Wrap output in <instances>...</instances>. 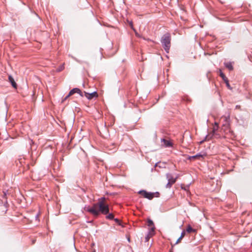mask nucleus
<instances>
[{
    "instance_id": "nucleus-1",
    "label": "nucleus",
    "mask_w": 252,
    "mask_h": 252,
    "mask_svg": "<svg viewBox=\"0 0 252 252\" xmlns=\"http://www.w3.org/2000/svg\"><path fill=\"white\" fill-rule=\"evenodd\" d=\"M106 198L104 197L98 199V202L94 203L92 207H86L85 210L92 214L94 217H98L100 214L107 215L109 213V205L105 202Z\"/></svg>"
},
{
    "instance_id": "nucleus-2",
    "label": "nucleus",
    "mask_w": 252,
    "mask_h": 252,
    "mask_svg": "<svg viewBox=\"0 0 252 252\" xmlns=\"http://www.w3.org/2000/svg\"><path fill=\"white\" fill-rule=\"evenodd\" d=\"M220 132L221 133V137L224 138L233 139L235 137L233 131L230 128V125L228 124H222Z\"/></svg>"
},
{
    "instance_id": "nucleus-3",
    "label": "nucleus",
    "mask_w": 252,
    "mask_h": 252,
    "mask_svg": "<svg viewBox=\"0 0 252 252\" xmlns=\"http://www.w3.org/2000/svg\"><path fill=\"white\" fill-rule=\"evenodd\" d=\"M161 43L166 52L168 53L171 45V37L169 33H165L162 36Z\"/></svg>"
},
{
    "instance_id": "nucleus-4",
    "label": "nucleus",
    "mask_w": 252,
    "mask_h": 252,
    "mask_svg": "<svg viewBox=\"0 0 252 252\" xmlns=\"http://www.w3.org/2000/svg\"><path fill=\"white\" fill-rule=\"evenodd\" d=\"M219 128V123L217 122H215L214 123V125L213 127V129L212 132L210 133V135H211V137L216 136L218 138H220L221 137V133L220 132L218 131Z\"/></svg>"
},
{
    "instance_id": "nucleus-5",
    "label": "nucleus",
    "mask_w": 252,
    "mask_h": 252,
    "mask_svg": "<svg viewBox=\"0 0 252 252\" xmlns=\"http://www.w3.org/2000/svg\"><path fill=\"white\" fill-rule=\"evenodd\" d=\"M139 193L142 195L145 198L149 199H152L154 197L155 193L148 192L145 190H140Z\"/></svg>"
},
{
    "instance_id": "nucleus-6",
    "label": "nucleus",
    "mask_w": 252,
    "mask_h": 252,
    "mask_svg": "<svg viewBox=\"0 0 252 252\" xmlns=\"http://www.w3.org/2000/svg\"><path fill=\"white\" fill-rule=\"evenodd\" d=\"M84 95L88 99L91 100L94 98H97L98 97V94L96 91L92 93L84 92Z\"/></svg>"
},
{
    "instance_id": "nucleus-7",
    "label": "nucleus",
    "mask_w": 252,
    "mask_h": 252,
    "mask_svg": "<svg viewBox=\"0 0 252 252\" xmlns=\"http://www.w3.org/2000/svg\"><path fill=\"white\" fill-rule=\"evenodd\" d=\"M147 225L149 227V231L155 232L156 228L154 222L150 219H148L147 220Z\"/></svg>"
},
{
    "instance_id": "nucleus-8",
    "label": "nucleus",
    "mask_w": 252,
    "mask_h": 252,
    "mask_svg": "<svg viewBox=\"0 0 252 252\" xmlns=\"http://www.w3.org/2000/svg\"><path fill=\"white\" fill-rule=\"evenodd\" d=\"M166 178L168 181L170 182L171 183H175L177 179V177H174L170 173H167L166 174Z\"/></svg>"
},
{
    "instance_id": "nucleus-9",
    "label": "nucleus",
    "mask_w": 252,
    "mask_h": 252,
    "mask_svg": "<svg viewBox=\"0 0 252 252\" xmlns=\"http://www.w3.org/2000/svg\"><path fill=\"white\" fill-rule=\"evenodd\" d=\"M77 93L80 94V96H83L84 94L81 91V90L77 88L72 89L69 93V95H72L73 94Z\"/></svg>"
},
{
    "instance_id": "nucleus-10",
    "label": "nucleus",
    "mask_w": 252,
    "mask_h": 252,
    "mask_svg": "<svg viewBox=\"0 0 252 252\" xmlns=\"http://www.w3.org/2000/svg\"><path fill=\"white\" fill-rule=\"evenodd\" d=\"M221 118L223 120L222 124H228L230 125V115L229 113L223 116Z\"/></svg>"
},
{
    "instance_id": "nucleus-11",
    "label": "nucleus",
    "mask_w": 252,
    "mask_h": 252,
    "mask_svg": "<svg viewBox=\"0 0 252 252\" xmlns=\"http://www.w3.org/2000/svg\"><path fill=\"white\" fill-rule=\"evenodd\" d=\"M8 80H9V81L11 83L12 87L13 88H14L15 89H16L17 88V84L15 82L14 78L12 77V76L11 75L8 76Z\"/></svg>"
},
{
    "instance_id": "nucleus-12",
    "label": "nucleus",
    "mask_w": 252,
    "mask_h": 252,
    "mask_svg": "<svg viewBox=\"0 0 252 252\" xmlns=\"http://www.w3.org/2000/svg\"><path fill=\"white\" fill-rule=\"evenodd\" d=\"M155 234V232H151L149 231L147 234L145 236V242H148L150 238L153 236Z\"/></svg>"
},
{
    "instance_id": "nucleus-13",
    "label": "nucleus",
    "mask_w": 252,
    "mask_h": 252,
    "mask_svg": "<svg viewBox=\"0 0 252 252\" xmlns=\"http://www.w3.org/2000/svg\"><path fill=\"white\" fill-rule=\"evenodd\" d=\"M161 141L163 142V144L165 147H170L172 146L171 142L168 140L162 139Z\"/></svg>"
},
{
    "instance_id": "nucleus-14",
    "label": "nucleus",
    "mask_w": 252,
    "mask_h": 252,
    "mask_svg": "<svg viewBox=\"0 0 252 252\" xmlns=\"http://www.w3.org/2000/svg\"><path fill=\"white\" fill-rule=\"evenodd\" d=\"M203 158V155H202L201 154H197L195 156H190L189 158V159H196V158H198L199 159L200 158Z\"/></svg>"
},
{
    "instance_id": "nucleus-15",
    "label": "nucleus",
    "mask_w": 252,
    "mask_h": 252,
    "mask_svg": "<svg viewBox=\"0 0 252 252\" xmlns=\"http://www.w3.org/2000/svg\"><path fill=\"white\" fill-rule=\"evenodd\" d=\"M186 231L188 233H191V232H196V230L194 229H193L191 226L190 225H189L188 226H187V229H186Z\"/></svg>"
},
{
    "instance_id": "nucleus-16",
    "label": "nucleus",
    "mask_w": 252,
    "mask_h": 252,
    "mask_svg": "<svg viewBox=\"0 0 252 252\" xmlns=\"http://www.w3.org/2000/svg\"><path fill=\"white\" fill-rule=\"evenodd\" d=\"M225 66L230 70H232L233 69L232 63L230 62L225 63Z\"/></svg>"
},
{
    "instance_id": "nucleus-17",
    "label": "nucleus",
    "mask_w": 252,
    "mask_h": 252,
    "mask_svg": "<svg viewBox=\"0 0 252 252\" xmlns=\"http://www.w3.org/2000/svg\"><path fill=\"white\" fill-rule=\"evenodd\" d=\"M185 234H186V232H185V230H184L182 232L180 237L177 240L176 242L175 243V244H178L180 241V240L185 236Z\"/></svg>"
},
{
    "instance_id": "nucleus-18",
    "label": "nucleus",
    "mask_w": 252,
    "mask_h": 252,
    "mask_svg": "<svg viewBox=\"0 0 252 252\" xmlns=\"http://www.w3.org/2000/svg\"><path fill=\"white\" fill-rule=\"evenodd\" d=\"M220 75L223 79V80L224 81H225V79H227V78L226 77L225 75L222 72V71L220 70Z\"/></svg>"
},
{
    "instance_id": "nucleus-19",
    "label": "nucleus",
    "mask_w": 252,
    "mask_h": 252,
    "mask_svg": "<svg viewBox=\"0 0 252 252\" xmlns=\"http://www.w3.org/2000/svg\"><path fill=\"white\" fill-rule=\"evenodd\" d=\"M107 219L112 220L114 218V215L112 214H108V215L106 217Z\"/></svg>"
},
{
    "instance_id": "nucleus-20",
    "label": "nucleus",
    "mask_w": 252,
    "mask_h": 252,
    "mask_svg": "<svg viewBox=\"0 0 252 252\" xmlns=\"http://www.w3.org/2000/svg\"><path fill=\"white\" fill-rule=\"evenodd\" d=\"M173 184H174V183H171L170 182L168 181V183L166 185L165 187L166 188H170L172 187V185H173Z\"/></svg>"
},
{
    "instance_id": "nucleus-21",
    "label": "nucleus",
    "mask_w": 252,
    "mask_h": 252,
    "mask_svg": "<svg viewBox=\"0 0 252 252\" xmlns=\"http://www.w3.org/2000/svg\"><path fill=\"white\" fill-rule=\"evenodd\" d=\"M63 69H64L63 65H62V66H61L60 67H59V68L57 69V71H58V72L61 71H62V70H63Z\"/></svg>"
},
{
    "instance_id": "nucleus-22",
    "label": "nucleus",
    "mask_w": 252,
    "mask_h": 252,
    "mask_svg": "<svg viewBox=\"0 0 252 252\" xmlns=\"http://www.w3.org/2000/svg\"><path fill=\"white\" fill-rule=\"evenodd\" d=\"M225 81V83H226V84L227 87L228 88H229V89H230V85H229V83H228V79H225V81Z\"/></svg>"
},
{
    "instance_id": "nucleus-23",
    "label": "nucleus",
    "mask_w": 252,
    "mask_h": 252,
    "mask_svg": "<svg viewBox=\"0 0 252 252\" xmlns=\"http://www.w3.org/2000/svg\"><path fill=\"white\" fill-rule=\"evenodd\" d=\"M70 95H69V94L64 98L63 100V102L67 99Z\"/></svg>"
},
{
    "instance_id": "nucleus-24",
    "label": "nucleus",
    "mask_w": 252,
    "mask_h": 252,
    "mask_svg": "<svg viewBox=\"0 0 252 252\" xmlns=\"http://www.w3.org/2000/svg\"><path fill=\"white\" fill-rule=\"evenodd\" d=\"M115 221L117 222H119V220L118 219H115Z\"/></svg>"
},
{
    "instance_id": "nucleus-25",
    "label": "nucleus",
    "mask_w": 252,
    "mask_h": 252,
    "mask_svg": "<svg viewBox=\"0 0 252 252\" xmlns=\"http://www.w3.org/2000/svg\"><path fill=\"white\" fill-rule=\"evenodd\" d=\"M181 188H182V189H185V190H186V189H186V188H183L182 186L181 187Z\"/></svg>"
},
{
    "instance_id": "nucleus-26",
    "label": "nucleus",
    "mask_w": 252,
    "mask_h": 252,
    "mask_svg": "<svg viewBox=\"0 0 252 252\" xmlns=\"http://www.w3.org/2000/svg\"><path fill=\"white\" fill-rule=\"evenodd\" d=\"M179 176H180V175L179 174H177L176 177H177V178H178Z\"/></svg>"
},
{
    "instance_id": "nucleus-27",
    "label": "nucleus",
    "mask_w": 252,
    "mask_h": 252,
    "mask_svg": "<svg viewBox=\"0 0 252 252\" xmlns=\"http://www.w3.org/2000/svg\"><path fill=\"white\" fill-rule=\"evenodd\" d=\"M130 25H131V28H132V23H131V22L130 23Z\"/></svg>"
},
{
    "instance_id": "nucleus-28",
    "label": "nucleus",
    "mask_w": 252,
    "mask_h": 252,
    "mask_svg": "<svg viewBox=\"0 0 252 252\" xmlns=\"http://www.w3.org/2000/svg\"><path fill=\"white\" fill-rule=\"evenodd\" d=\"M170 252H172L170 251Z\"/></svg>"
}]
</instances>
